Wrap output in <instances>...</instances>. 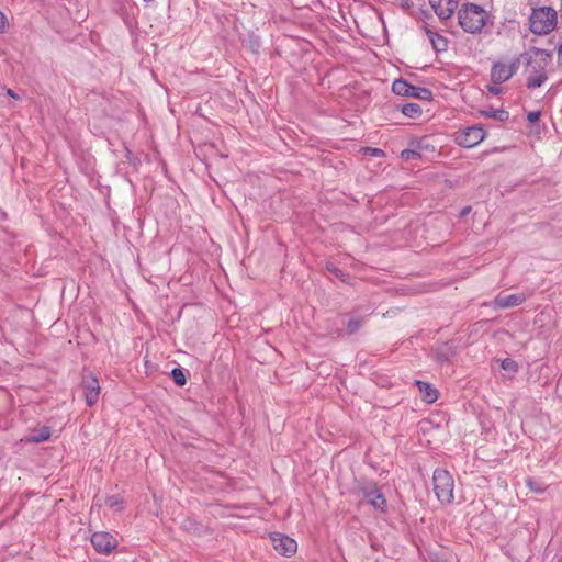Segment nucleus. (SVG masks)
<instances>
[{
    "label": "nucleus",
    "mask_w": 562,
    "mask_h": 562,
    "mask_svg": "<svg viewBox=\"0 0 562 562\" xmlns=\"http://www.w3.org/2000/svg\"><path fill=\"white\" fill-rule=\"evenodd\" d=\"M557 20L554 9L549 7L535 9L529 18L530 31L537 35H547L554 30Z\"/></svg>",
    "instance_id": "2"
},
{
    "label": "nucleus",
    "mask_w": 562,
    "mask_h": 562,
    "mask_svg": "<svg viewBox=\"0 0 562 562\" xmlns=\"http://www.w3.org/2000/svg\"><path fill=\"white\" fill-rule=\"evenodd\" d=\"M485 131L480 126H469L459 131L456 142L463 147L471 148L479 145L485 138Z\"/></svg>",
    "instance_id": "5"
},
{
    "label": "nucleus",
    "mask_w": 562,
    "mask_h": 562,
    "mask_svg": "<svg viewBox=\"0 0 562 562\" xmlns=\"http://www.w3.org/2000/svg\"><path fill=\"white\" fill-rule=\"evenodd\" d=\"M327 269L333 272L334 274H336L337 277L340 276L341 271L335 267H331V266H327Z\"/></svg>",
    "instance_id": "27"
},
{
    "label": "nucleus",
    "mask_w": 562,
    "mask_h": 562,
    "mask_svg": "<svg viewBox=\"0 0 562 562\" xmlns=\"http://www.w3.org/2000/svg\"><path fill=\"white\" fill-rule=\"evenodd\" d=\"M7 93H8V95H10V97H12V98L18 99V95L14 93V91H13V90L8 89Z\"/></svg>",
    "instance_id": "29"
},
{
    "label": "nucleus",
    "mask_w": 562,
    "mask_h": 562,
    "mask_svg": "<svg viewBox=\"0 0 562 562\" xmlns=\"http://www.w3.org/2000/svg\"><path fill=\"white\" fill-rule=\"evenodd\" d=\"M434 492L441 504H451L453 501L454 481L452 475L443 469H436L432 475Z\"/></svg>",
    "instance_id": "3"
},
{
    "label": "nucleus",
    "mask_w": 562,
    "mask_h": 562,
    "mask_svg": "<svg viewBox=\"0 0 562 562\" xmlns=\"http://www.w3.org/2000/svg\"><path fill=\"white\" fill-rule=\"evenodd\" d=\"M91 543L100 553H110L116 547V539L108 532H94Z\"/></svg>",
    "instance_id": "8"
},
{
    "label": "nucleus",
    "mask_w": 562,
    "mask_h": 562,
    "mask_svg": "<svg viewBox=\"0 0 562 562\" xmlns=\"http://www.w3.org/2000/svg\"><path fill=\"white\" fill-rule=\"evenodd\" d=\"M363 496L376 509L384 510L386 501L385 497L378 491L374 484H370L363 488Z\"/></svg>",
    "instance_id": "11"
},
{
    "label": "nucleus",
    "mask_w": 562,
    "mask_h": 562,
    "mask_svg": "<svg viewBox=\"0 0 562 562\" xmlns=\"http://www.w3.org/2000/svg\"><path fill=\"white\" fill-rule=\"evenodd\" d=\"M273 549L282 555L291 557L296 552L297 544L292 538L282 533H271Z\"/></svg>",
    "instance_id": "6"
},
{
    "label": "nucleus",
    "mask_w": 562,
    "mask_h": 562,
    "mask_svg": "<svg viewBox=\"0 0 562 562\" xmlns=\"http://www.w3.org/2000/svg\"><path fill=\"white\" fill-rule=\"evenodd\" d=\"M535 55H536V56H540V57H542V56H543V52H542V50L537 49V50L535 52Z\"/></svg>",
    "instance_id": "31"
},
{
    "label": "nucleus",
    "mask_w": 562,
    "mask_h": 562,
    "mask_svg": "<svg viewBox=\"0 0 562 562\" xmlns=\"http://www.w3.org/2000/svg\"><path fill=\"white\" fill-rule=\"evenodd\" d=\"M426 34L436 52H445L448 48V41L437 32L427 29Z\"/></svg>",
    "instance_id": "13"
},
{
    "label": "nucleus",
    "mask_w": 562,
    "mask_h": 562,
    "mask_svg": "<svg viewBox=\"0 0 562 562\" xmlns=\"http://www.w3.org/2000/svg\"><path fill=\"white\" fill-rule=\"evenodd\" d=\"M517 68L518 66L516 61L510 65L496 63L491 69V78L494 83L505 82L516 72Z\"/></svg>",
    "instance_id": "7"
},
{
    "label": "nucleus",
    "mask_w": 562,
    "mask_h": 562,
    "mask_svg": "<svg viewBox=\"0 0 562 562\" xmlns=\"http://www.w3.org/2000/svg\"><path fill=\"white\" fill-rule=\"evenodd\" d=\"M486 20L487 12L482 7L473 3L463 5L458 12L459 24L467 33H481Z\"/></svg>",
    "instance_id": "1"
},
{
    "label": "nucleus",
    "mask_w": 562,
    "mask_h": 562,
    "mask_svg": "<svg viewBox=\"0 0 562 562\" xmlns=\"http://www.w3.org/2000/svg\"><path fill=\"white\" fill-rule=\"evenodd\" d=\"M458 3V0H429V4L441 20L451 18Z\"/></svg>",
    "instance_id": "9"
},
{
    "label": "nucleus",
    "mask_w": 562,
    "mask_h": 562,
    "mask_svg": "<svg viewBox=\"0 0 562 562\" xmlns=\"http://www.w3.org/2000/svg\"><path fill=\"white\" fill-rule=\"evenodd\" d=\"M501 367L505 371H509V372H516L517 371V363L514 360L509 359V358L504 359L502 361V363H501Z\"/></svg>",
    "instance_id": "23"
},
{
    "label": "nucleus",
    "mask_w": 562,
    "mask_h": 562,
    "mask_svg": "<svg viewBox=\"0 0 562 562\" xmlns=\"http://www.w3.org/2000/svg\"><path fill=\"white\" fill-rule=\"evenodd\" d=\"M50 437V430L47 427L41 428L36 434L27 437V442H42L48 440Z\"/></svg>",
    "instance_id": "18"
},
{
    "label": "nucleus",
    "mask_w": 562,
    "mask_h": 562,
    "mask_svg": "<svg viewBox=\"0 0 562 562\" xmlns=\"http://www.w3.org/2000/svg\"><path fill=\"white\" fill-rule=\"evenodd\" d=\"M7 25V16L0 12V31H3Z\"/></svg>",
    "instance_id": "26"
},
{
    "label": "nucleus",
    "mask_w": 562,
    "mask_h": 562,
    "mask_svg": "<svg viewBox=\"0 0 562 562\" xmlns=\"http://www.w3.org/2000/svg\"><path fill=\"white\" fill-rule=\"evenodd\" d=\"M83 387L86 389V402L89 406L94 405L99 400L100 385L99 381L92 376H86L83 379Z\"/></svg>",
    "instance_id": "10"
},
{
    "label": "nucleus",
    "mask_w": 562,
    "mask_h": 562,
    "mask_svg": "<svg viewBox=\"0 0 562 562\" xmlns=\"http://www.w3.org/2000/svg\"><path fill=\"white\" fill-rule=\"evenodd\" d=\"M401 112L409 119H417L423 113L420 105L417 103H406L402 105Z\"/></svg>",
    "instance_id": "17"
},
{
    "label": "nucleus",
    "mask_w": 562,
    "mask_h": 562,
    "mask_svg": "<svg viewBox=\"0 0 562 562\" xmlns=\"http://www.w3.org/2000/svg\"><path fill=\"white\" fill-rule=\"evenodd\" d=\"M171 376L175 381V383L179 386H182L186 384L187 382V379H186V375L182 371V369L180 368H175L172 371H171Z\"/></svg>",
    "instance_id": "20"
},
{
    "label": "nucleus",
    "mask_w": 562,
    "mask_h": 562,
    "mask_svg": "<svg viewBox=\"0 0 562 562\" xmlns=\"http://www.w3.org/2000/svg\"><path fill=\"white\" fill-rule=\"evenodd\" d=\"M547 80V76L542 69L533 70L528 75L527 78V87L528 88H539Z\"/></svg>",
    "instance_id": "14"
},
{
    "label": "nucleus",
    "mask_w": 562,
    "mask_h": 562,
    "mask_svg": "<svg viewBox=\"0 0 562 562\" xmlns=\"http://www.w3.org/2000/svg\"><path fill=\"white\" fill-rule=\"evenodd\" d=\"M392 91L397 95L411 97L419 100H430L432 97L429 89L412 86L403 79H396L393 82Z\"/></svg>",
    "instance_id": "4"
},
{
    "label": "nucleus",
    "mask_w": 562,
    "mask_h": 562,
    "mask_svg": "<svg viewBox=\"0 0 562 562\" xmlns=\"http://www.w3.org/2000/svg\"><path fill=\"white\" fill-rule=\"evenodd\" d=\"M422 149V144L418 140L411 143V148L404 149L401 153V158L404 160H415L420 157L419 150Z\"/></svg>",
    "instance_id": "15"
},
{
    "label": "nucleus",
    "mask_w": 562,
    "mask_h": 562,
    "mask_svg": "<svg viewBox=\"0 0 562 562\" xmlns=\"http://www.w3.org/2000/svg\"><path fill=\"white\" fill-rule=\"evenodd\" d=\"M470 212V207H465L461 211V215L464 216Z\"/></svg>",
    "instance_id": "30"
},
{
    "label": "nucleus",
    "mask_w": 562,
    "mask_h": 562,
    "mask_svg": "<svg viewBox=\"0 0 562 562\" xmlns=\"http://www.w3.org/2000/svg\"><path fill=\"white\" fill-rule=\"evenodd\" d=\"M417 385L419 387L424 401H426L427 403H434L437 400V391L434 387H431V385L419 381L417 382Z\"/></svg>",
    "instance_id": "16"
},
{
    "label": "nucleus",
    "mask_w": 562,
    "mask_h": 562,
    "mask_svg": "<svg viewBox=\"0 0 562 562\" xmlns=\"http://www.w3.org/2000/svg\"><path fill=\"white\" fill-rule=\"evenodd\" d=\"M527 486L536 492V493H542L546 487L543 486V484L539 483L538 481L533 480V479H528L527 480Z\"/></svg>",
    "instance_id": "22"
},
{
    "label": "nucleus",
    "mask_w": 562,
    "mask_h": 562,
    "mask_svg": "<svg viewBox=\"0 0 562 562\" xmlns=\"http://www.w3.org/2000/svg\"><path fill=\"white\" fill-rule=\"evenodd\" d=\"M105 503L111 508H114V507L120 505V501L116 497H114V496L108 497Z\"/></svg>",
    "instance_id": "24"
},
{
    "label": "nucleus",
    "mask_w": 562,
    "mask_h": 562,
    "mask_svg": "<svg viewBox=\"0 0 562 562\" xmlns=\"http://www.w3.org/2000/svg\"><path fill=\"white\" fill-rule=\"evenodd\" d=\"M484 114L488 117L496 119L501 122L508 120V112H506L504 110L486 111V112H484Z\"/></svg>",
    "instance_id": "21"
},
{
    "label": "nucleus",
    "mask_w": 562,
    "mask_h": 562,
    "mask_svg": "<svg viewBox=\"0 0 562 562\" xmlns=\"http://www.w3.org/2000/svg\"><path fill=\"white\" fill-rule=\"evenodd\" d=\"M558 53H559V56L562 57V44L560 45Z\"/></svg>",
    "instance_id": "33"
},
{
    "label": "nucleus",
    "mask_w": 562,
    "mask_h": 562,
    "mask_svg": "<svg viewBox=\"0 0 562 562\" xmlns=\"http://www.w3.org/2000/svg\"><path fill=\"white\" fill-rule=\"evenodd\" d=\"M370 150L372 151V155L375 157L383 155V151L381 149L374 148V149H370Z\"/></svg>",
    "instance_id": "28"
},
{
    "label": "nucleus",
    "mask_w": 562,
    "mask_h": 562,
    "mask_svg": "<svg viewBox=\"0 0 562 562\" xmlns=\"http://www.w3.org/2000/svg\"><path fill=\"white\" fill-rule=\"evenodd\" d=\"M490 91H492L493 93H498L499 92V90L496 89V88H490Z\"/></svg>",
    "instance_id": "32"
},
{
    "label": "nucleus",
    "mask_w": 562,
    "mask_h": 562,
    "mask_svg": "<svg viewBox=\"0 0 562 562\" xmlns=\"http://www.w3.org/2000/svg\"><path fill=\"white\" fill-rule=\"evenodd\" d=\"M540 117V113L539 112H529L528 115H527V119L530 123H536L538 122Z\"/></svg>",
    "instance_id": "25"
},
{
    "label": "nucleus",
    "mask_w": 562,
    "mask_h": 562,
    "mask_svg": "<svg viewBox=\"0 0 562 562\" xmlns=\"http://www.w3.org/2000/svg\"><path fill=\"white\" fill-rule=\"evenodd\" d=\"M525 301L524 294L498 295L495 297L494 305L498 308H507L521 304Z\"/></svg>",
    "instance_id": "12"
},
{
    "label": "nucleus",
    "mask_w": 562,
    "mask_h": 562,
    "mask_svg": "<svg viewBox=\"0 0 562 562\" xmlns=\"http://www.w3.org/2000/svg\"><path fill=\"white\" fill-rule=\"evenodd\" d=\"M363 324L362 317L350 318L346 325V330L348 334L356 333Z\"/></svg>",
    "instance_id": "19"
}]
</instances>
